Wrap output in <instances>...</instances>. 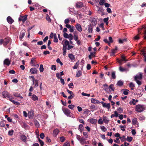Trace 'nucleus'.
Wrapping results in <instances>:
<instances>
[{
    "instance_id": "f257e3e1",
    "label": "nucleus",
    "mask_w": 146,
    "mask_h": 146,
    "mask_svg": "<svg viewBox=\"0 0 146 146\" xmlns=\"http://www.w3.org/2000/svg\"><path fill=\"white\" fill-rule=\"evenodd\" d=\"M142 73L139 72V75H136L134 77L135 80L139 85H140L141 84V82L139 80H141L142 78Z\"/></svg>"
},
{
    "instance_id": "f03ea898",
    "label": "nucleus",
    "mask_w": 146,
    "mask_h": 146,
    "mask_svg": "<svg viewBox=\"0 0 146 146\" xmlns=\"http://www.w3.org/2000/svg\"><path fill=\"white\" fill-rule=\"evenodd\" d=\"M145 109V108L144 105L138 104L135 106V111L138 112H142Z\"/></svg>"
},
{
    "instance_id": "7ed1b4c3",
    "label": "nucleus",
    "mask_w": 146,
    "mask_h": 146,
    "mask_svg": "<svg viewBox=\"0 0 146 146\" xmlns=\"http://www.w3.org/2000/svg\"><path fill=\"white\" fill-rule=\"evenodd\" d=\"M76 139L79 141L80 143L82 145L86 143L85 139H84L83 137H81L79 135H76Z\"/></svg>"
},
{
    "instance_id": "20e7f679",
    "label": "nucleus",
    "mask_w": 146,
    "mask_h": 146,
    "mask_svg": "<svg viewBox=\"0 0 146 146\" xmlns=\"http://www.w3.org/2000/svg\"><path fill=\"white\" fill-rule=\"evenodd\" d=\"M9 38L8 37L6 38L3 40V39H0V45H1L3 44L4 46H5L9 43Z\"/></svg>"
},
{
    "instance_id": "39448f33",
    "label": "nucleus",
    "mask_w": 146,
    "mask_h": 146,
    "mask_svg": "<svg viewBox=\"0 0 146 146\" xmlns=\"http://www.w3.org/2000/svg\"><path fill=\"white\" fill-rule=\"evenodd\" d=\"M62 110L65 115L68 117H71L70 115L71 112L70 110L66 108H62Z\"/></svg>"
},
{
    "instance_id": "423d86ee",
    "label": "nucleus",
    "mask_w": 146,
    "mask_h": 146,
    "mask_svg": "<svg viewBox=\"0 0 146 146\" xmlns=\"http://www.w3.org/2000/svg\"><path fill=\"white\" fill-rule=\"evenodd\" d=\"M27 15H25L24 16H20L19 18V20L20 21H22L23 23H24L27 20Z\"/></svg>"
},
{
    "instance_id": "0eeeda50",
    "label": "nucleus",
    "mask_w": 146,
    "mask_h": 146,
    "mask_svg": "<svg viewBox=\"0 0 146 146\" xmlns=\"http://www.w3.org/2000/svg\"><path fill=\"white\" fill-rule=\"evenodd\" d=\"M3 95L5 98L7 99H9V94L8 92L6 91H4L3 92Z\"/></svg>"
},
{
    "instance_id": "6e6552de",
    "label": "nucleus",
    "mask_w": 146,
    "mask_h": 146,
    "mask_svg": "<svg viewBox=\"0 0 146 146\" xmlns=\"http://www.w3.org/2000/svg\"><path fill=\"white\" fill-rule=\"evenodd\" d=\"M76 27L77 30L80 32H81L82 31V29L81 25L78 23L76 24Z\"/></svg>"
},
{
    "instance_id": "1a4fd4ad",
    "label": "nucleus",
    "mask_w": 146,
    "mask_h": 146,
    "mask_svg": "<svg viewBox=\"0 0 146 146\" xmlns=\"http://www.w3.org/2000/svg\"><path fill=\"white\" fill-rule=\"evenodd\" d=\"M30 72H31L32 74H36L37 70L36 68H33L30 69Z\"/></svg>"
},
{
    "instance_id": "9d476101",
    "label": "nucleus",
    "mask_w": 146,
    "mask_h": 146,
    "mask_svg": "<svg viewBox=\"0 0 146 146\" xmlns=\"http://www.w3.org/2000/svg\"><path fill=\"white\" fill-rule=\"evenodd\" d=\"M91 102L92 103L95 104H98L100 103V102L98 100H97L96 99L93 98L91 99Z\"/></svg>"
},
{
    "instance_id": "9b49d317",
    "label": "nucleus",
    "mask_w": 146,
    "mask_h": 146,
    "mask_svg": "<svg viewBox=\"0 0 146 146\" xmlns=\"http://www.w3.org/2000/svg\"><path fill=\"white\" fill-rule=\"evenodd\" d=\"M103 121L105 123H108L109 122L108 117L105 116L103 115L102 117Z\"/></svg>"
},
{
    "instance_id": "f8f14e48",
    "label": "nucleus",
    "mask_w": 146,
    "mask_h": 146,
    "mask_svg": "<svg viewBox=\"0 0 146 146\" xmlns=\"http://www.w3.org/2000/svg\"><path fill=\"white\" fill-rule=\"evenodd\" d=\"M35 58H32L31 62L30 64L32 66H36L35 65V62L36 61L35 60Z\"/></svg>"
},
{
    "instance_id": "ddd939ff",
    "label": "nucleus",
    "mask_w": 146,
    "mask_h": 146,
    "mask_svg": "<svg viewBox=\"0 0 146 146\" xmlns=\"http://www.w3.org/2000/svg\"><path fill=\"white\" fill-rule=\"evenodd\" d=\"M28 116L30 119L33 118L34 115V113L32 111H29L28 114Z\"/></svg>"
},
{
    "instance_id": "4468645a",
    "label": "nucleus",
    "mask_w": 146,
    "mask_h": 146,
    "mask_svg": "<svg viewBox=\"0 0 146 146\" xmlns=\"http://www.w3.org/2000/svg\"><path fill=\"white\" fill-rule=\"evenodd\" d=\"M90 107L92 111H93L94 110H96L97 109V106L93 104L91 105L90 106Z\"/></svg>"
},
{
    "instance_id": "2eb2a0df",
    "label": "nucleus",
    "mask_w": 146,
    "mask_h": 146,
    "mask_svg": "<svg viewBox=\"0 0 146 146\" xmlns=\"http://www.w3.org/2000/svg\"><path fill=\"white\" fill-rule=\"evenodd\" d=\"M59 132V130L57 129H55L53 131V134L54 136H56Z\"/></svg>"
},
{
    "instance_id": "dca6fc26",
    "label": "nucleus",
    "mask_w": 146,
    "mask_h": 146,
    "mask_svg": "<svg viewBox=\"0 0 146 146\" xmlns=\"http://www.w3.org/2000/svg\"><path fill=\"white\" fill-rule=\"evenodd\" d=\"M83 6V4L81 2H78L76 4V6L77 8H80Z\"/></svg>"
},
{
    "instance_id": "f3484780",
    "label": "nucleus",
    "mask_w": 146,
    "mask_h": 146,
    "mask_svg": "<svg viewBox=\"0 0 146 146\" xmlns=\"http://www.w3.org/2000/svg\"><path fill=\"white\" fill-rule=\"evenodd\" d=\"M97 24V21L95 19H92L91 21V24L92 26H95Z\"/></svg>"
},
{
    "instance_id": "a211bd4d",
    "label": "nucleus",
    "mask_w": 146,
    "mask_h": 146,
    "mask_svg": "<svg viewBox=\"0 0 146 146\" xmlns=\"http://www.w3.org/2000/svg\"><path fill=\"white\" fill-rule=\"evenodd\" d=\"M144 29V39H146V26L143 25L141 29Z\"/></svg>"
},
{
    "instance_id": "6ab92c4d",
    "label": "nucleus",
    "mask_w": 146,
    "mask_h": 146,
    "mask_svg": "<svg viewBox=\"0 0 146 146\" xmlns=\"http://www.w3.org/2000/svg\"><path fill=\"white\" fill-rule=\"evenodd\" d=\"M27 138L25 135H22L21 136V140L23 142H25L26 141Z\"/></svg>"
},
{
    "instance_id": "aec40b11",
    "label": "nucleus",
    "mask_w": 146,
    "mask_h": 146,
    "mask_svg": "<svg viewBox=\"0 0 146 146\" xmlns=\"http://www.w3.org/2000/svg\"><path fill=\"white\" fill-rule=\"evenodd\" d=\"M4 65H9V60L8 58L5 59L4 61Z\"/></svg>"
},
{
    "instance_id": "412c9836",
    "label": "nucleus",
    "mask_w": 146,
    "mask_h": 146,
    "mask_svg": "<svg viewBox=\"0 0 146 146\" xmlns=\"http://www.w3.org/2000/svg\"><path fill=\"white\" fill-rule=\"evenodd\" d=\"M90 122L92 124L95 123L97 122V120L95 119L92 118L90 119Z\"/></svg>"
},
{
    "instance_id": "4be33fe9",
    "label": "nucleus",
    "mask_w": 146,
    "mask_h": 146,
    "mask_svg": "<svg viewBox=\"0 0 146 146\" xmlns=\"http://www.w3.org/2000/svg\"><path fill=\"white\" fill-rule=\"evenodd\" d=\"M103 107L104 108H107L109 110L110 108V104H106L105 103L104 105L103 106Z\"/></svg>"
},
{
    "instance_id": "5701e85b",
    "label": "nucleus",
    "mask_w": 146,
    "mask_h": 146,
    "mask_svg": "<svg viewBox=\"0 0 146 146\" xmlns=\"http://www.w3.org/2000/svg\"><path fill=\"white\" fill-rule=\"evenodd\" d=\"M68 57L72 60H73L75 59L74 56L72 54H69Z\"/></svg>"
},
{
    "instance_id": "b1692460",
    "label": "nucleus",
    "mask_w": 146,
    "mask_h": 146,
    "mask_svg": "<svg viewBox=\"0 0 146 146\" xmlns=\"http://www.w3.org/2000/svg\"><path fill=\"white\" fill-rule=\"evenodd\" d=\"M78 130L81 132H82L84 129V127L82 124H80L78 127Z\"/></svg>"
},
{
    "instance_id": "393cba45",
    "label": "nucleus",
    "mask_w": 146,
    "mask_h": 146,
    "mask_svg": "<svg viewBox=\"0 0 146 146\" xmlns=\"http://www.w3.org/2000/svg\"><path fill=\"white\" fill-rule=\"evenodd\" d=\"M93 31L92 26L91 24L88 27V31L89 33H92Z\"/></svg>"
},
{
    "instance_id": "a878e982",
    "label": "nucleus",
    "mask_w": 146,
    "mask_h": 146,
    "mask_svg": "<svg viewBox=\"0 0 146 146\" xmlns=\"http://www.w3.org/2000/svg\"><path fill=\"white\" fill-rule=\"evenodd\" d=\"M79 64V61H78L76 63L74 66L73 67V69H77L78 68Z\"/></svg>"
},
{
    "instance_id": "bb28decb",
    "label": "nucleus",
    "mask_w": 146,
    "mask_h": 146,
    "mask_svg": "<svg viewBox=\"0 0 146 146\" xmlns=\"http://www.w3.org/2000/svg\"><path fill=\"white\" fill-rule=\"evenodd\" d=\"M123 82L122 81L120 80L117 82V85L119 86H121L123 85Z\"/></svg>"
},
{
    "instance_id": "cd10ccee",
    "label": "nucleus",
    "mask_w": 146,
    "mask_h": 146,
    "mask_svg": "<svg viewBox=\"0 0 146 146\" xmlns=\"http://www.w3.org/2000/svg\"><path fill=\"white\" fill-rule=\"evenodd\" d=\"M54 42H58V39L57 38L56 35V34L54 35Z\"/></svg>"
},
{
    "instance_id": "c85d7f7f",
    "label": "nucleus",
    "mask_w": 146,
    "mask_h": 146,
    "mask_svg": "<svg viewBox=\"0 0 146 146\" xmlns=\"http://www.w3.org/2000/svg\"><path fill=\"white\" fill-rule=\"evenodd\" d=\"M126 38H124L123 39H119V42L120 43L122 44L124 42H126Z\"/></svg>"
},
{
    "instance_id": "c756f323",
    "label": "nucleus",
    "mask_w": 146,
    "mask_h": 146,
    "mask_svg": "<svg viewBox=\"0 0 146 146\" xmlns=\"http://www.w3.org/2000/svg\"><path fill=\"white\" fill-rule=\"evenodd\" d=\"M81 72L80 71H76V76L77 77H78L80 76L81 75Z\"/></svg>"
},
{
    "instance_id": "7c9ffc66",
    "label": "nucleus",
    "mask_w": 146,
    "mask_h": 146,
    "mask_svg": "<svg viewBox=\"0 0 146 146\" xmlns=\"http://www.w3.org/2000/svg\"><path fill=\"white\" fill-rule=\"evenodd\" d=\"M32 99L34 101L37 100H38V97L35 95L33 94L32 97Z\"/></svg>"
},
{
    "instance_id": "2f4dec72",
    "label": "nucleus",
    "mask_w": 146,
    "mask_h": 146,
    "mask_svg": "<svg viewBox=\"0 0 146 146\" xmlns=\"http://www.w3.org/2000/svg\"><path fill=\"white\" fill-rule=\"evenodd\" d=\"M10 101L12 102L13 104L17 105H20V103L17 102L13 100H11L10 99Z\"/></svg>"
},
{
    "instance_id": "473e14b6",
    "label": "nucleus",
    "mask_w": 146,
    "mask_h": 146,
    "mask_svg": "<svg viewBox=\"0 0 146 146\" xmlns=\"http://www.w3.org/2000/svg\"><path fill=\"white\" fill-rule=\"evenodd\" d=\"M137 122V119L136 118H133L132 120V124L135 125L136 124Z\"/></svg>"
},
{
    "instance_id": "72a5a7b5",
    "label": "nucleus",
    "mask_w": 146,
    "mask_h": 146,
    "mask_svg": "<svg viewBox=\"0 0 146 146\" xmlns=\"http://www.w3.org/2000/svg\"><path fill=\"white\" fill-rule=\"evenodd\" d=\"M25 33L24 31L20 33L19 36V37L21 39H22L23 38L24 36H25Z\"/></svg>"
},
{
    "instance_id": "f704fd0d",
    "label": "nucleus",
    "mask_w": 146,
    "mask_h": 146,
    "mask_svg": "<svg viewBox=\"0 0 146 146\" xmlns=\"http://www.w3.org/2000/svg\"><path fill=\"white\" fill-rule=\"evenodd\" d=\"M122 90L124 91L123 92V94H124L125 95H127L128 94L129 92V90L127 89Z\"/></svg>"
},
{
    "instance_id": "c9c22d12",
    "label": "nucleus",
    "mask_w": 146,
    "mask_h": 146,
    "mask_svg": "<svg viewBox=\"0 0 146 146\" xmlns=\"http://www.w3.org/2000/svg\"><path fill=\"white\" fill-rule=\"evenodd\" d=\"M34 124L36 127H39L40 125L39 123L36 120L34 121Z\"/></svg>"
},
{
    "instance_id": "e433bc0d",
    "label": "nucleus",
    "mask_w": 146,
    "mask_h": 146,
    "mask_svg": "<svg viewBox=\"0 0 146 146\" xmlns=\"http://www.w3.org/2000/svg\"><path fill=\"white\" fill-rule=\"evenodd\" d=\"M46 19V20L48 21V22L50 23L51 22V20L50 19V17L48 14L47 15Z\"/></svg>"
},
{
    "instance_id": "4c0bfd02",
    "label": "nucleus",
    "mask_w": 146,
    "mask_h": 146,
    "mask_svg": "<svg viewBox=\"0 0 146 146\" xmlns=\"http://www.w3.org/2000/svg\"><path fill=\"white\" fill-rule=\"evenodd\" d=\"M74 107L75 106L72 104L69 105L68 106V108L72 110H73L74 109Z\"/></svg>"
},
{
    "instance_id": "58836bf2",
    "label": "nucleus",
    "mask_w": 146,
    "mask_h": 146,
    "mask_svg": "<svg viewBox=\"0 0 146 146\" xmlns=\"http://www.w3.org/2000/svg\"><path fill=\"white\" fill-rule=\"evenodd\" d=\"M70 13L72 15H75L76 14L74 10H70Z\"/></svg>"
},
{
    "instance_id": "ea45409f",
    "label": "nucleus",
    "mask_w": 146,
    "mask_h": 146,
    "mask_svg": "<svg viewBox=\"0 0 146 146\" xmlns=\"http://www.w3.org/2000/svg\"><path fill=\"white\" fill-rule=\"evenodd\" d=\"M70 143L69 142L67 141L64 144L63 146H70Z\"/></svg>"
},
{
    "instance_id": "a19ab883",
    "label": "nucleus",
    "mask_w": 146,
    "mask_h": 146,
    "mask_svg": "<svg viewBox=\"0 0 146 146\" xmlns=\"http://www.w3.org/2000/svg\"><path fill=\"white\" fill-rule=\"evenodd\" d=\"M109 19L108 17L105 18L104 19V21L105 23H106V25H108V22Z\"/></svg>"
},
{
    "instance_id": "79ce46f5",
    "label": "nucleus",
    "mask_w": 146,
    "mask_h": 146,
    "mask_svg": "<svg viewBox=\"0 0 146 146\" xmlns=\"http://www.w3.org/2000/svg\"><path fill=\"white\" fill-rule=\"evenodd\" d=\"M98 123L100 124H103V120H102L101 117L99 119L98 121Z\"/></svg>"
},
{
    "instance_id": "37998d69",
    "label": "nucleus",
    "mask_w": 146,
    "mask_h": 146,
    "mask_svg": "<svg viewBox=\"0 0 146 146\" xmlns=\"http://www.w3.org/2000/svg\"><path fill=\"white\" fill-rule=\"evenodd\" d=\"M111 76L112 78L113 79H115L116 78V76L115 75V72H113L111 73Z\"/></svg>"
},
{
    "instance_id": "c03bdc74",
    "label": "nucleus",
    "mask_w": 146,
    "mask_h": 146,
    "mask_svg": "<svg viewBox=\"0 0 146 146\" xmlns=\"http://www.w3.org/2000/svg\"><path fill=\"white\" fill-rule=\"evenodd\" d=\"M133 139V138L131 137L127 136V141L129 142L131 141Z\"/></svg>"
},
{
    "instance_id": "a18cd8bd",
    "label": "nucleus",
    "mask_w": 146,
    "mask_h": 146,
    "mask_svg": "<svg viewBox=\"0 0 146 146\" xmlns=\"http://www.w3.org/2000/svg\"><path fill=\"white\" fill-rule=\"evenodd\" d=\"M83 135L86 138H88V133L86 132H84L83 133Z\"/></svg>"
},
{
    "instance_id": "49530a36",
    "label": "nucleus",
    "mask_w": 146,
    "mask_h": 146,
    "mask_svg": "<svg viewBox=\"0 0 146 146\" xmlns=\"http://www.w3.org/2000/svg\"><path fill=\"white\" fill-rule=\"evenodd\" d=\"M135 102V99H132V101H130L129 102V103L130 105L133 104L134 105H135L136 104Z\"/></svg>"
},
{
    "instance_id": "de8ad7c7",
    "label": "nucleus",
    "mask_w": 146,
    "mask_h": 146,
    "mask_svg": "<svg viewBox=\"0 0 146 146\" xmlns=\"http://www.w3.org/2000/svg\"><path fill=\"white\" fill-rule=\"evenodd\" d=\"M106 2V1L105 0H101L99 2V4L100 5H102L104 4H105Z\"/></svg>"
},
{
    "instance_id": "09e8293b",
    "label": "nucleus",
    "mask_w": 146,
    "mask_h": 146,
    "mask_svg": "<svg viewBox=\"0 0 146 146\" xmlns=\"http://www.w3.org/2000/svg\"><path fill=\"white\" fill-rule=\"evenodd\" d=\"M109 88L112 91H114L115 88H114V85L113 84H111L109 86Z\"/></svg>"
},
{
    "instance_id": "8fccbe9b",
    "label": "nucleus",
    "mask_w": 146,
    "mask_h": 146,
    "mask_svg": "<svg viewBox=\"0 0 146 146\" xmlns=\"http://www.w3.org/2000/svg\"><path fill=\"white\" fill-rule=\"evenodd\" d=\"M68 38L70 40H71L73 39V36L72 34H69L68 35Z\"/></svg>"
},
{
    "instance_id": "3c124183",
    "label": "nucleus",
    "mask_w": 146,
    "mask_h": 146,
    "mask_svg": "<svg viewBox=\"0 0 146 146\" xmlns=\"http://www.w3.org/2000/svg\"><path fill=\"white\" fill-rule=\"evenodd\" d=\"M121 128V129L123 131H124L125 130V126H123L121 125H120L119 126Z\"/></svg>"
},
{
    "instance_id": "603ef678",
    "label": "nucleus",
    "mask_w": 146,
    "mask_h": 146,
    "mask_svg": "<svg viewBox=\"0 0 146 146\" xmlns=\"http://www.w3.org/2000/svg\"><path fill=\"white\" fill-rule=\"evenodd\" d=\"M40 72H43L44 70L43 66L42 64H41L40 65Z\"/></svg>"
},
{
    "instance_id": "864d4df0",
    "label": "nucleus",
    "mask_w": 146,
    "mask_h": 146,
    "mask_svg": "<svg viewBox=\"0 0 146 146\" xmlns=\"http://www.w3.org/2000/svg\"><path fill=\"white\" fill-rule=\"evenodd\" d=\"M103 86L104 87V89L105 91H107V90L108 86L107 84H105L103 85Z\"/></svg>"
},
{
    "instance_id": "5fc2aeb1",
    "label": "nucleus",
    "mask_w": 146,
    "mask_h": 146,
    "mask_svg": "<svg viewBox=\"0 0 146 146\" xmlns=\"http://www.w3.org/2000/svg\"><path fill=\"white\" fill-rule=\"evenodd\" d=\"M81 94L82 96H84L89 97L90 96V94H86L84 92H82Z\"/></svg>"
},
{
    "instance_id": "6e6d98bb",
    "label": "nucleus",
    "mask_w": 146,
    "mask_h": 146,
    "mask_svg": "<svg viewBox=\"0 0 146 146\" xmlns=\"http://www.w3.org/2000/svg\"><path fill=\"white\" fill-rule=\"evenodd\" d=\"M64 43L65 44H64L63 45H66V46H67V45H69V41L67 40H65Z\"/></svg>"
},
{
    "instance_id": "4d7b16f0",
    "label": "nucleus",
    "mask_w": 146,
    "mask_h": 146,
    "mask_svg": "<svg viewBox=\"0 0 146 146\" xmlns=\"http://www.w3.org/2000/svg\"><path fill=\"white\" fill-rule=\"evenodd\" d=\"M35 87H37L38 86V81L37 80H35Z\"/></svg>"
},
{
    "instance_id": "13d9d810",
    "label": "nucleus",
    "mask_w": 146,
    "mask_h": 146,
    "mask_svg": "<svg viewBox=\"0 0 146 146\" xmlns=\"http://www.w3.org/2000/svg\"><path fill=\"white\" fill-rule=\"evenodd\" d=\"M86 10L87 11H86V13L87 15H91L92 14V12L90 10Z\"/></svg>"
},
{
    "instance_id": "bf43d9fd",
    "label": "nucleus",
    "mask_w": 146,
    "mask_h": 146,
    "mask_svg": "<svg viewBox=\"0 0 146 146\" xmlns=\"http://www.w3.org/2000/svg\"><path fill=\"white\" fill-rule=\"evenodd\" d=\"M66 48L67 46H66V45H63L62 49L63 52H66Z\"/></svg>"
},
{
    "instance_id": "052dcab7",
    "label": "nucleus",
    "mask_w": 146,
    "mask_h": 146,
    "mask_svg": "<svg viewBox=\"0 0 146 146\" xmlns=\"http://www.w3.org/2000/svg\"><path fill=\"white\" fill-rule=\"evenodd\" d=\"M101 129L104 132H105L106 131L107 129L104 126H102L101 127Z\"/></svg>"
},
{
    "instance_id": "680f3d73",
    "label": "nucleus",
    "mask_w": 146,
    "mask_h": 146,
    "mask_svg": "<svg viewBox=\"0 0 146 146\" xmlns=\"http://www.w3.org/2000/svg\"><path fill=\"white\" fill-rule=\"evenodd\" d=\"M5 126V124L4 123V122L3 121H2L0 122V126L2 127H4Z\"/></svg>"
},
{
    "instance_id": "e2e57ef3",
    "label": "nucleus",
    "mask_w": 146,
    "mask_h": 146,
    "mask_svg": "<svg viewBox=\"0 0 146 146\" xmlns=\"http://www.w3.org/2000/svg\"><path fill=\"white\" fill-rule=\"evenodd\" d=\"M119 70L121 72H123L126 70V69L122 68L121 66L119 67Z\"/></svg>"
},
{
    "instance_id": "0e129e2a",
    "label": "nucleus",
    "mask_w": 146,
    "mask_h": 146,
    "mask_svg": "<svg viewBox=\"0 0 146 146\" xmlns=\"http://www.w3.org/2000/svg\"><path fill=\"white\" fill-rule=\"evenodd\" d=\"M119 139H121V141H123L125 140V136H123L122 137H119Z\"/></svg>"
},
{
    "instance_id": "69168bd1",
    "label": "nucleus",
    "mask_w": 146,
    "mask_h": 146,
    "mask_svg": "<svg viewBox=\"0 0 146 146\" xmlns=\"http://www.w3.org/2000/svg\"><path fill=\"white\" fill-rule=\"evenodd\" d=\"M39 143H40L41 146H43L44 145V142L41 140L40 139H39Z\"/></svg>"
},
{
    "instance_id": "338daca9",
    "label": "nucleus",
    "mask_w": 146,
    "mask_h": 146,
    "mask_svg": "<svg viewBox=\"0 0 146 146\" xmlns=\"http://www.w3.org/2000/svg\"><path fill=\"white\" fill-rule=\"evenodd\" d=\"M68 34L66 33H64L63 36L65 38H68Z\"/></svg>"
},
{
    "instance_id": "774afa93",
    "label": "nucleus",
    "mask_w": 146,
    "mask_h": 146,
    "mask_svg": "<svg viewBox=\"0 0 146 146\" xmlns=\"http://www.w3.org/2000/svg\"><path fill=\"white\" fill-rule=\"evenodd\" d=\"M60 139L61 142H63L65 140V138L64 136H62L60 137Z\"/></svg>"
}]
</instances>
